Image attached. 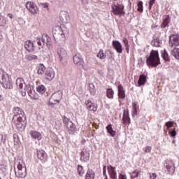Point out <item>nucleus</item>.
Instances as JSON below:
<instances>
[{
  "label": "nucleus",
  "instance_id": "nucleus-1",
  "mask_svg": "<svg viewBox=\"0 0 179 179\" xmlns=\"http://www.w3.org/2000/svg\"><path fill=\"white\" fill-rule=\"evenodd\" d=\"M13 113L14 116L13 117V122L18 129H22L24 125V122H23V116L24 115V112L23 110L19 107H15L13 108Z\"/></svg>",
  "mask_w": 179,
  "mask_h": 179
},
{
  "label": "nucleus",
  "instance_id": "nucleus-2",
  "mask_svg": "<svg viewBox=\"0 0 179 179\" xmlns=\"http://www.w3.org/2000/svg\"><path fill=\"white\" fill-rule=\"evenodd\" d=\"M15 85L17 89L22 92V96H26V94H28L31 97V95L33 94L31 86H30V85H26L23 78H17L15 81Z\"/></svg>",
  "mask_w": 179,
  "mask_h": 179
},
{
  "label": "nucleus",
  "instance_id": "nucleus-3",
  "mask_svg": "<svg viewBox=\"0 0 179 179\" xmlns=\"http://www.w3.org/2000/svg\"><path fill=\"white\" fill-rule=\"evenodd\" d=\"M146 63L148 66L152 68H156L158 65H160V57H159V52L157 50H152L149 57L146 59Z\"/></svg>",
  "mask_w": 179,
  "mask_h": 179
},
{
  "label": "nucleus",
  "instance_id": "nucleus-4",
  "mask_svg": "<svg viewBox=\"0 0 179 179\" xmlns=\"http://www.w3.org/2000/svg\"><path fill=\"white\" fill-rule=\"evenodd\" d=\"M0 83L4 89H12V77L2 69H0Z\"/></svg>",
  "mask_w": 179,
  "mask_h": 179
},
{
  "label": "nucleus",
  "instance_id": "nucleus-5",
  "mask_svg": "<svg viewBox=\"0 0 179 179\" xmlns=\"http://www.w3.org/2000/svg\"><path fill=\"white\" fill-rule=\"evenodd\" d=\"M14 169L15 171V176L18 178H24V177L27 174L26 166H24V163L22 162H15L14 164Z\"/></svg>",
  "mask_w": 179,
  "mask_h": 179
},
{
  "label": "nucleus",
  "instance_id": "nucleus-6",
  "mask_svg": "<svg viewBox=\"0 0 179 179\" xmlns=\"http://www.w3.org/2000/svg\"><path fill=\"white\" fill-rule=\"evenodd\" d=\"M52 34L55 41H61L65 38V32L59 26H55L52 29Z\"/></svg>",
  "mask_w": 179,
  "mask_h": 179
},
{
  "label": "nucleus",
  "instance_id": "nucleus-7",
  "mask_svg": "<svg viewBox=\"0 0 179 179\" xmlns=\"http://www.w3.org/2000/svg\"><path fill=\"white\" fill-rule=\"evenodd\" d=\"M50 37H48V36H47V34H44L42 35L41 37H37L36 38V43L38 44V45H39V47H41V48H43V47H44V45H51V43L49 41Z\"/></svg>",
  "mask_w": 179,
  "mask_h": 179
},
{
  "label": "nucleus",
  "instance_id": "nucleus-8",
  "mask_svg": "<svg viewBox=\"0 0 179 179\" xmlns=\"http://www.w3.org/2000/svg\"><path fill=\"white\" fill-rule=\"evenodd\" d=\"M62 99V92H57L54 93L49 101L50 106H54L55 104H59V101Z\"/></svg>",
  "mask_w": 179,
  "mask_h": 179
},
{
  "label": "nucleus",
  "instance_id": "nucleus-9",
  "mask_svg": "<svg viewBox=\"0 0 179 179\" xmlns=\"http://www.w3.org/2000/svg\"><path fill=\"white\" fill-rule=\"evenodd\" d=\"M112 12L113 15L120 16V15H124V6L122 3H114L112 5Z\"/></svg>",
  "mask_w": 179,
  "mask_h": 179
},
{
  "label": "nucleus",
  "instance_id": "nucleus-10",
  "mask_svg": "<svg viewBox=\"0 0 179 179\" xmlns=\"http://www.w3.org/2000/svg\"><path fill=\"white\" fill-rule=\"evenodd\" d=\"M63 122L65 124V127L68 131V132H76V126L72 121H69V119L66 117H64Z\"/></svg>",
  "mask_w": 179,
  "mask_h": 179
},
{
  "label": "nucleus",
  "instance_id": "nucleus-11",
  "mask_svg": "<svg viewBox=\"0 0 179 179\" xmlns=\"http://www.w3.org/2000/svg\"><path fill=\"white\" fill-rule=\"evenodd\" d=\"M57 55L60 59L62 64H65L68 61V53L66 50L62 48H59L57 49Z\"/></svg>",
  "mask_w": 179,
  "mask_h": 179
},
{
  "label": "nucleus",
  "instance_id": "nucleus-12",
  "mask_svg": "<svg viewBox=\"0 0 179 179\" xmlns=\"http://www.w3.org/2000/svg\"><path fill=\"white\" fill-rule=\"evenodd\" d=\"M55 78V71L52 68H48L45 71V80L46 82H52Z\"/></svg>",
  "mask_w": 179,
  "mask_h": 179
},
{
  "label": "nucleus",
  "instance_id": "nucleus-13",
  "mask_svg": "<svg viewBox=\"0 0 179 179\" xmlns=\"http://www.w3.org/2000/svg\"><path fill=\"white\" fill-rule=\"evenodd\" d=\"M59 17L62 23H69L71 22V17L69 13L65 10H62L59 14Z\"/></svg>",
  "mask_w": 179,
  "mask_h": 179
},
{
  "label": "nucleus",
  "instance_id": "nucleus-14",
  "mask_svg": "<svg viewBox=\"0 0 179 179\" xmlns=\"http://www.w3.org/2000/svg\"><path fill=\"white\" fill-rule=\"evenodd\" d=\"M26 7L27 9H28V10H29V12L34 15L38 12V8H37V6H36L33 1H28L26 4Z\"/></svg>",
  "mask_w": 179,
  "mask_h": 179
},
{
  "label": "nucleus",
  "instance_id": "nucleus-15",
  "mask_svg": "<svg viewBox=\"0 0 179 179\" xmlns=\"http://www.w3.org/2000/svg\"><path fill=\"white\" fill-rule=\"evenodd\" d=\"M169 44L171 47H174V45H179V36L172 35L169 39Z\"/></svg>",
  "mask_w": 179,
  "mask_h": 179
},
{
  "label": "nucleus",
  "instance_id": "nucleus-16",
  "mask_svg": "<svg viewBox=\"0 0 179 179\" xmlns=\"http://www.w3.org/2000/svg\"><path fill=\"white\" fill-rule=\"evenodd\" d=\"M113 45V48H115V51L118 52V54H122V45L118 41H113L112 43Z\"/></svg>",
  "mask_w": 179,
  "mask_h": 179
},
{
  "label": "nucleus",
  "instance_id": "nucleus-17",
  "mask_svg": "<svg viewBox=\"0 0 179 179\" xmlns=\"http://www.w3.org/2000/svg\"><path fill=\"white\" fill-rule=\"evenodd\" d=\"M108 171L111 179H117L115 167L108 166Z\"/></svg>",
  "mask_w": 179,
  "mask_h": 179
},
{
  "label": "nucleus",
  "instance_id": "nucleus-18",
  "mask_svg": "<svg viewBox=\"0 0 179 179\" xmlns=\"http://www.w3.org/2000/svg\"><path fill=\"white\" fill-rule=\"evenodd\" d=\"M73 62L76 65H78V66H80V68H83L84 62L82 61V59L80 58V55H74Z\"/></svg>",
  "mask_w": 179,
  "mask_h": 179
},
{
  "label": "nucleus",
  "instance_id": "nucleus-19",
  "mask_svg": "<svg viewBox=\"0 0 179 179\" xmlns=\"http://www.w3.org/2000/svg\"><path fill=\"white\" fill-rule=\"evenodd\" d=\"M37 157L39 159V160L45 162V160H47V154L45 153V151L43 150H38L37 151Z\"/></svg>",
  "mask_w": 179,
  "mask_h": 179
},
{
  "label": "nucleus",
  "instance_id": "nucleus-20",
  "mask_svg": "<svg viewBox=\"0 0 179 179\" xmlns=\"http://www.w3.org/2000/svg\"><path fill=\"white\" fill-rule=\"evenodd\" d=\"M24 47L29 52H33V51H34V43H33L31 41H27Z\"/></svg>",
  "mask_w": 179,
  "mask_h": 179
},
{
  "label": "nucleus",
  "instance_id": "nucleus-21",
  "mask_svg": "<svg viewBox=\"0 0 179 179\" xmlns=\"http://www.w3.org/2000/svg\"><path fill=\"white\" fill-rule=\"evenodd\" d=\"M29 135L33 139H36V141H41V138H43L41 133L36 131H31Z\"/></svg>",
  "mask_w": 179,
  "mask_h": 179
},
{
  "label": "nucleus",
  "instance_id": "nucleus-22",
  "mask_svg": "<svg viewBox=\"0 0 179 179\" xmlns=\"http://www.w3.org/2000/svg\"><path fill=\"white\" fill-rule=\"evenodd\" d=\"M85 104L87 106V110L90 111H96L97 110V106L93 103H92V101L88 100L85 102Z\"/></svg>",
  "mask_w": 179,
  "mask_h": 179
},
{
  "label": "nucleus",
  "instance_id": "nucleus-23",
  "mask_svg": "<svg viewBox=\"0 0 179 179\" xmlns=\"http://www.w3.org/2000/svg\"><path fill=\"white\" fill-rule=\"evenodd\" d=\"M117 90L119 99H125V90H124V87H122L121 85H119L117 86Z\"/></svg>",
  "mask_w": 179,
  "mask_h": 179
},
{
  "label": "nucleus",
  "instance_id": "nucleus-24",
  "mask_svg": "<svg viewBox=\"0 0 179 179\" xmlns=\"http://www.w3.org/2000/svg\"><path fill=\"white\" fill-rule=\"evenodd\" d=\"M96 178V173L92 169H89L87 171L85 179H94Z\"/></svg>",
  "mask_w": 179,
  "mask_h": 179
},
{
  "label": "nucleus",
  "instance_id": "nucleus-25",
  "mask_svg": "<svg viewBox=\"0 0 179 179\" xmlns=\"http://www.w3.org/2000/svg\"><path fill=\"white\" fill-rule=\"evenodd\" d=\"M38 75H44L45 73V66L43 64H39L38 65V71H37Z\"/></svg>",
  "mask_w": 179,
  "mask_h": 179
},
{
  "label": "nucleus",
  "instance_id": "nucleus-26",
  "mask_svg": "<svg viewBox=\"0 0 179 179\" xmlns=\"http://www.w3.org/2000/svg\"><path fill=\"white\" fill-rule=\"evenodd\" d=\"M122 120L123 124H124V125L131 124V119L129 118V116L127 113H124Z\"/></svg>",
  "mask_w": 179,
  "mask_h": 179
},
{
  "label": "nucleus",
  "instance_id": "nucleus-27",
  "mask_svg": "<svg viewBox=\"0 0 179 179\" xmlns=\"http://www.w3.org/2000/svg\"><path fill=\"white\" fill-rule=\"evenodd\" d=\"M82 157L84 159L85 162H87L90 158V152L87 150H84L83 152Z\"/></svg>",
  "mask_w": 179,
  "mask_h": 179
},
{
  "label": "nucleus",
  "instance_id": "nucleus-28",
  "mask_svg": "<svg viewBox=\"0 0 179 179\" xmlns=\"http://www.w3.org/2000/svg\"><path fill=\"white\" fill-rule=\"evenodd\" d=\"M171 55L176 59H179V48H174L171 52Z\"/></svg>",
  "mask_w": 179,
  "mask_h": 179
},
{
  "label": "nucleus",
  "instance_id": "nucleus-29",
  "mask_svg": "<svg viewBox=\"0 0 179 179\" xmlns=\"http://www.w3.org/2000/svg\"><path fill=\"white\" fill-rule=\"evenodd\" d=\"M106 130L108 134L110 135V136H115V131L113 129V127L111 124H109L108 127H106Z\"/></svg>",
  "mask_w": 179,
  "mask_h": 179
},
{
  "label": "nucleus",
  "instance_id": "nucleus-30",
  "mask_svg": "<svg viewBox=\"0 0 179 179\" xmlns=\"http://www.w3.org/2000/svg\"><path fill=\"white\" fill-rule=\"evenodd\" d=\"M169 23H170V17H169L168 15L164 16L163 23L162 24V27H166V26H167V24H169Z\"/></svg>",
  "mask_w": 179,
  "mask_h": 179
},
{
  "label": "nucleus",
  "instance_id": "nucleus-31",
  "mask_svg": "<svg viewBox=\"0 0 179 179\" xmlns=\"http://www.w3.org/2000/svg\"><path fill=\"white\" fill-rule=\"evenodd\" d=\"M146 83V77L145 76H141L138 81V86H142Z\"/></svg>",
  "mask_w": 179,
  "mask_h": 179
},
{
  "label": "nucleus",
  "instance_id": "nucleus-32",
  "mask_svg": "<svg viewBox=\"0 0 179 179\" xmlns=\"http://www.w3.org/2000/svg\"><path fill=\"white\" fill-rule=\"evenodd\" d=\"M88 90L89 92H90L92 96H94L96 94V88L94 87V85L93 84H90L88 85Z\"/></svg>",
  "mask_w": 179,
  "mask_h": 179
},
{
  "label": "nucleus",
  "instance_id": "nucleus-33",
  "mask_svg": "<svg viewBox=\"0 0 179 179\" xmlns=\"http://www.w3.org/2000/svg\"><path fill=\"white\" fill-rule=\"evenodd\" d=\"M106 94L108 99H114V90H113V89H108Z\"/></svg>",
  "mask_w": 179,
  "mask_h": 179
},
{
  "label": "nucleus",
  "instance_id": "nucleus-34",
  "mask_svg": "<svg viewBox=\"0 0 179 179\" xmlns=\"http://www.w3.org/2000/svg\"><path fill=\"white\" fill-rule=\"evenodd\" d=\"M36 91L43 94V93H45V87L43 85H38L36 88Z\"/></svg>",
  "mask_w": 179,
  "mask_h": 179
},
{
  "label": "nucleus",
  "instance_id": "nucleus-35",
  "mask_svg": "<svg viewBox=\"0 0 179 179\" xmlns=\"http://www.w3.org/2000/svg\"><path fill=\"white\" fill-rule=\"evenodd\" d=\"M96 57H98V58H100V59H104V58H106V54L104 53V51H103V50H100Z\"/></svg>",
  "mask_w": 179,
  "mask_h": 179
},
{
  "label": "nucleus",
  "instance_id": "nucleus-36",
  "mask_svg": "<svg viewBox=\"0 0 179 179\" xmlns=\"http://www.w3.org/2000/svg\"><path fill=\"white\" fill-rule=\"evenodd\" d=\"M166 169L169 173H174V164H171V165L166 166Z\"/></svg>",
  "mask_w": 179,
  "mask_h": 179
},
{
  "label": "nucleus",
  "instance_id": "nucleus-37",
  "mask_svg": "<svg viewBox=\"0 0 179 179\" xmlns=\"http://www.w3.org/2000/svg\"><path fill=\"white\" fill-rule=\"evenodd\" d=\"M78 173L79 176H83L85 174V171H83V167L80 165L78 166Z\"/></svg>",
  "mask_w": 179,
  "mask_h": 179
},
{
  "label": "nucleus",
  "instance_id": "nucleus-38",
  "mask_svg": "<svg viewBox=\"0 0 179 179\" xmlns=\"http://www.w3.org/2000/svg\"><path fill=\"white\" fill-rule=\"evenodd\" d=\"M13 139L15 145H19V143H20V140L19 139V136H17V134L13 135Z\"/></svg>",
  "mask_w": 179,
  "mask_h": 179
},
{
  "label": "nucleus",
  "instance_id": "nucleus-39",
  "mask_svg": "<svg viewBox=\"0 0 179 179\" xmlns=\"http://www.w3.org/2000/svg\"><path fill=\"white\" fill-rule=\"evenodd\" d=\"M139 176V172L138 171V170H134V172L131 173V179H134L138 178V176Z\"/></svg>",
  "mask_w": 179,
  "mask_h": 179
},
{
  "label": "nucleus",
  "instance_id": "nucleus-40",
  "mask_svg": "<svg viewBox=\"0 0 179 179\" xmlns=\"http://www.w3.org/2000/svg\"><path fill=\"white\" fill-rule=\"evenodd\" d=\"M137 10H138V12H143V3H142V1L138 3Z\"/></svg>",
  "mask_w": 179,
  "mask_h": 179
},
{
  "label": "nucleus",
  "instance_id": "nucleus-41",
  "mask_svg": "<svg viewBox=\"0 0 179 179\" xmlns=\"http://www.w3.org/2000/svg\"><path fill=\"white\" fill-rule=\"evenodd\" d=\"M162 57L164 59V61H170V57H169V54L167 53L166 50H164V54L162 55Z\"/></svg>",
  "mask_w": 179,
  "mask_h": 179
},
{
  "label": "nucleus",
  "instance_id": "nucleus-42",
  "mask_svg": "<svg viewBox=\"0 0 179 179\" xmlns=\"http://www.w3.org/2000/svg\"><path fill=\"white\" fill-rule=\"evenodd\" d=\"M165 126L167 128H173V127H174V122H166L165 124Z\"/></svg>",
  "mask_w": 179,
  "mask_h": 179
},
{
  "label": "nucleus",
  "instance_id": "nucleus-43",
  "mask_svg": "<svg viewBox=\"0 0 179 179\" xmlns=\"http://www.w3.org/2000/svg\"><path fill=\"white\" fill-rule=\"evenodd\" d=\"M6 24V20L5 18L0 19V26H5Z\"/></svg>",
  "mask_w": 179,
  "mask_h": 179
},
{
  "label": "nucleus",
  "instance_id": "nucleus-44",
  "mask_svg": "<svg viewBox=\"0 0 179 179\" xmlns=\"http://www.w3.org/2000/svg\"><path fill=\"white\" fill-rule=\"evenodd\" d=\"M150 179H156L157 178V174L152 173H150Z\"/></svg>",
  "mask_w": 179,
  "mask_h": 179
},
{
  "label": "nucleus",
  "instance_id": "nucleus-45",
  "mask_svg": "<svg viewBox=\"0 0 179 179\" xmlns=\"http://www.w3.org/2000/svg\"><path fill=\"white\" fill-rule=\"evenodd\" d=\"M151 150H152V147L148 146L145 148V153H150Z\"/></svg>",
  "mask_w": 179,
  "mask_h": 179
},
{
  "label": "nucleus",
  "instance_id": "nucleus-46",
  "mask_svg": "<svg viewBox=\"0 0 179 179\" xmlns=\"http://www.w3.org/2000/svg\"><path fill=\"white\" fill-rule=\"evenodd\" d=\"M119 179H128V178H127V175H123L122 173H120Z\"/></svg>",
  "mask_w": 179,
  "mask_h": 179
},
{
  "label": "nucleus",
  "instance_id": "nucleus-47",
  "mask_svg": "<svg viewBox=\"0 0 179 179\" xmlns=\"http://www.w3.org/2000/svg\"><path fill=\"white\" fill-rule=\"evenodd\" d=\"M29 59H37V56L35 55H30L29 56Z\"/></svg>",
  "mask_w": 179,
  "mask_h": 179
},
{
  "label": "nucleus",
  "instance_id": "nucleus-48",
  "mask_svg": "<svg viewBox=\"0 0 179 179\" xmlns=\"http://www.w3.org/2000/svg\"><path fill=\"white\" fill-rule=\"evenodd\" d=\"M41 6H42V8H45L46 9H48V3H41Z\"/></svg>",
  "mask_w": 179,
  "mask_h": 179
},
{
  "label": "nucleus",
  "instance_id": "nucleus-49",
  "mask_svg": "<svg viewBox=\"0 0 179 179\" xmlns=\"http://www.w3.org/2000/svg\"><path fill=\"white\" fill-rule=\"evenodd\" d=\"M176 135H177V134L176 133V130H173L171 132V136H176Z\"/></svg>",
  "mask_w": 179,
  "mask_h": 179
},
{
  "label": "nucleus",
  "instance_id": "nucleus-50",
  "mask_svg": "<svg viewBox=\"0 0 179 179\" xmlns=\"http://www.w3.org/2000/svg\"><path fill=\"white\" fill-rule=\"evenodd\" d=\"M123 43L125 44V46L128 45V40L126 38H123Z\"/></svg>",
  "mask_w": 179,
  "mask_h": 179
},
{
  "label": "nucleus",
  "instance_id": "nucleus-51",
  "mask_svg": "<svg viewBox=\"0 0 179 179\" xmlns=\"http://www.w3.org/2000/svg\"><path fill=\"white\" fill-rule=\"evenodd\" d=\"M103 173L104 176H106V178H107V173H106V166H103Z\"/></svg>",
  "mask_w": 179,
  "mask_h": 179
},
{
  "label": "nucleus",
  "instance_id": "nucleus-52",
  "mask_svg": "<svg viewBox=\"0 0 179 179\" xmlns=\"http://www.w3.org/2000/svg\"><path fill=\"white\" fill-rule=\"evenodd\" d=\"M8 16L10 19H13V15L12 14H8Z\"/></svg>",
  "mask_w": 179,
  "mask_h": 179
},
{
  "label": "nucleus",
  "instance_id": "nucleus-53",
  "mask_svg": "<svg viewBox=\"0 0 179 179\" xmlns=\"http://www.w3.org/2000/svg\"><path fill=\"white\" fill-rule=\"evenodd\" d=\"M3 100V96L0 94V101H2Z\"/></svg>",
  "mask_w": 179,
  "mask_h": 179
},
{
  "label": "nucleus",
  "instance_id": "nucleus-54",
  "mask_svg": "<svg viewBox=\"0 0 179 179\" xmlns=\"http://www.w3.org/2000/svg\"><path fill=\"white\" fill-rule=\"evenodd\" d=\"M154 2H155V1H150V2L149 3L150 6H152V5H153Z\"/></svg>",
  "mask_w": 179,
  "mask_h": 179
},
{
  "label": "nucleus",
  "instance_id": "nucleus-55",
  "mask_svg": "<svg viewBox=\"0 0 179 179\" xmlns=\"http://www.w3.org/2000/svg\"><path fill=\"white\" fill-rule=\"evenodd\" d=\"M105 179H108V176H106V178Z\"/></svg>",
  "mask_w": 179,
  "mask_h": 179
}]
</instances>
